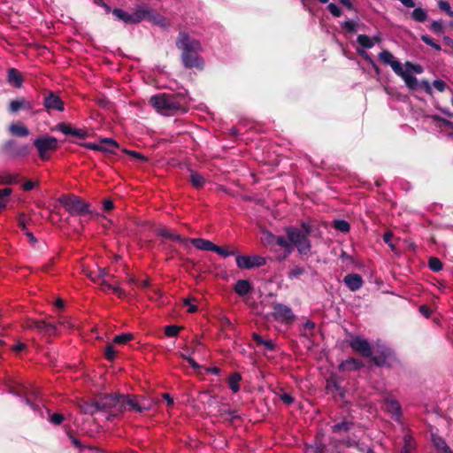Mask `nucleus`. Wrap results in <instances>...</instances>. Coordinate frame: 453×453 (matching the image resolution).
I'll use <instances>...</instances> for the list:
<instances>
[{
  "label": "nucleus",
  "mask_w": 453,
  "mask_h": 453,
  "mask_svg": "<svg viewBox=\"0 0 453 453\" xmlns=\"http://www.w3.org/2000/svg\"><path fill=\"white\" fill-rule=\"evenodd\" d=\"M251 288L250 283L246 280H240L236 282L234 290L240 296H244L250 292Z\"/></svg>",
  "instance_id": "b1692460"
},
{
  "label": "nucleus",
  "mask_w": 453,
  "mask_h": 453,
  "mask_svg": "<svg viewBox=\"0 0 453 453\" xmlns=\"http://www.w3.org/2000/svg\"><path fill=\"white\" fill-rule=\"evenodd\" d=\"M102 285L104 287V288H111L115 293H117L119 296L121 295V290L117 288V287H112L111 284H108L107 282L105 281H103L102 282Z\"/></svg>",
  "instance_id": "5fc2aeb1"
},
{
  "label": "nucleus",
  "mask_w": 453,
  "mask_h": 453,
  "mask_svg": "<svg viewBox=\"0 0 453 453\" xmlns=\"http://www.w3.org/2000/svg\"><path fill=\"white\" fill-rule=\"evenodd\" d=\"M163 397L167 401L169 405L173 403V399L168 394H164Z\"/></svg>",
  "instance_id": "338daca9"
},
{
  "label": "nucleus",
  "mask_w": 453,
  "mask_h": 453,
  "mask_svg": "<svg viewBox=\"0 0 453 453\" xmlns=\"http://www.w3.org/2000/svg\"><path fill=\"white\" fill-rule=\"evenodd\" d=\"M27 327L45 330L47 333H53L56 330V326L53 324L47 323L46 321H33L27 325Z\"/></svg>",
  "instance_id": "412c9836"
},
{
  "label": "nucleus",
  "mask_w": 453,
  "mask_h": 453,
  "mask_svg": "<svg viewBox=\"0 0 453 453\" xmlns=\"http://www.w3.org/2000/svg\"><path fill=\"white\" fill-rule=\"evenodd\" d=\"M351 347L363 356H369L371 354V348L369 343L362 338L357 337L352 340Z\"/></svg>",
  "instance_id": "ddd939ff"
},
{
  "label": "nucleus",
  "mask_w": 453,
  "mask_h": 453,
  "mask_svg": "<svg viewBox=\"0 0 453 453\" xmlns=\"http://www.w3.org/2000/svg\"><path fill=\"white\" fill-rule=\"evenodd\" d=\"M124 152L127 153V155L134 157V158L138 159L141 162L147 161V157L138 152L128 150H124Z\"/></svg>",
  "instance_id": "e433bc0d"
},
{
  "label": "nucleus",
  "mask_w": 453,
  "mask_h": 453,
  "mask_svg": "<svg viewBox=\"0 0 453 453\" xmlns=\"http://www.w3.org/2000/svg\"><path fill=\"white\" fill-rule=\"evenodd\" d=\"M411 17L416 21L423 22L426 19L427 14H426V12L425 10H423L422 8H416L412 12Z\"/></svg>",
  "instance_id": "cd10ccee"
},
{
  "label": "nucleus",
  "mask_w": 453,
  "mask_h": 453,
  "mask_svg": "<svg viewBox=\"0 0 453 453\" xmlns=\"http://www.w3.org/2000/svg\"><path fill=\"white\" fill-rule=\"evenodd\" d=\"M183 302H184V303L186 305L188 306V311L189 312L193 313V312H196L197 311V307L196 305L191 304V299L190 298H186V299H184Z\"/></svg>",
  "instance_id": "de8ad7c7"
},
{
  "label": "nucleus",
  "mask_w": 453,
  "mask_h": 453,
  "mask_svg": "<svg viewBox=\"0 0 453 453\" xmlns=\"http://www.w3.org/2000/svg\"><path fill=\"white\" fill-rule=\"evenodd\" d=\"M81 409L85 413L90 414H93L96 411L112 409L113 416H116L127 409L135 410L139 412L143 410L137 403L127 399L125 395H104L93 403H85L82 405Z\"/></svg>",
  "instance_id": "f03ea898"
},
{
  "label": "nucleus",
  "mask_w": 453,
  "mask_h": 453,
  "mask_svg": "<svg viewBox=\"0 0 453 453\" xmlns=\"http://www.w3.org/2000/svg\"><path fill=\"white\" fill-rule=\"evenodd\" d=\"M261 242L265 245H270L273 243H277L287 250V254L291 253V248L289 243L287 242L286 238L282 236H274L271 233L267 231L263 232V235L261 237Z\"/></svg>",
  "instance_id": "9d476101"
},
{
  "label": "nucleus",
  "mask_w": 453,
  "mask_h": 453,
  "mask_svg": "<svg viewBox=\"0 0 453 453\" xmlns=\"http://www.w3.org/2000/svg\"><path fill=\"white\" fill-rule=\"evenodd\" d=\"M344 282L348 286V288L352 291L359 289L363 285V280L361 276L355 273L347 275L344 278Z\"/></svg>",
  "instance_id": "2eb2a0df"
},
{
  "label": "nucleus",
  "mask_w": 453,
  "mask_h": 453,
  "mask_svg": "<svg viewBox=\"0 0 453 453\" xmlns=\"http://www.w3.org/2000/svg\"><path fill=\"white\" fill-rule=\"evenodd\" d=\"M35 145L39 151L40 157L44 159L48 152L57 149L58 141L54 137L44 136L37 139L35 142Z\"/></svg>",
  "instance_id": "0eeeda50"
},
{
  "label": "nucleus",
  "mask_w": 453,
  "mask_h": 453,
  "mask_svg": "<svg viewBox=\"0 0 453 453\" xmlns=\"http://www.w3.org/2000/svg\"><path fill=\"white\" fill-rule=\"evenodd\" d=\"M313 328H314V323H312L311 321H307L303 326V329L305 332H307L308 330H311Z\"/></svg>",
  "instance_id": "680f3d73"
},
{
  "label": "nucleus",
  "mask_w": 453,
  "mask_h": 453,
  "mask_svg": "<svg viewBox=\"0 0 453 453\" xmlns=\"http://www.w3.org/2000/svg\"><path fill=\"white\" fill-rule=\"evenodd\" d=\"M19 225L23 230L26 229V217L24 214H20L19 217Z\"/></svg>",
  "instance_id": "4d7b16f0"
},
{
  "label": "nucleus",
  "mask_w": 453,
  "mask_h": 453,
  "mask_svg": "<svg viewBox=\"0 0 453 453\" xmlns=\"http://www.w3.org/2000/svg\"><path fill=\"white\" fill-rule=\"evenodd\" d=\"M310 229L303 226L301 229L295 227L286 228L287 242L289 243L291 251L293 247L296 248L301 255H307L311 251V242L308 239Z\"/></svg>",
  "instance_id": "20e7f679"
},
{
  "label": "nucleus",
  "mask_w": 453,
  "mask_h": 453,
  "mask_svg": "<svg viewBox=\"0 0 453 453\" xmlns=\"http://www.w3.org/2000/svg\"><path fill=\"white\" fill-rule=\"evenodd\" d=\"M86 148L88 149H91V150H98L99 151V142H89V143H86L84 145Z\"/></svg>",
  "instance_id": "13d9d810"
},
{
  "label": "nucleus",
  "mask_w": 453,
  "mask_h": 453,
  "mask_svg": "<svg viewBox=\"0 0 453 453\" xmlns=\"http://www.w3.org/2000/svg\"><path fill=\"white\" fill-rule=\"evenodd\" d=\"M39 186V180H28L24 181L22 184V188L26 191L32 190L35 188H37Z\"/></svg>",
  "instance_id": "2f4dec72"
},
{
  "label": "nucleus",
  "mask_w": 453,
  "mask_h": 453,
  "mask_svg": "<svg viewBox=\"0 0 453 453\" xmlns=\"http://www.w3.org/2000/svg\"><path fill=\"white\" fill-rule=\"evenodd\" d=\"M31 104L23 98L13 100L10 103L9 110L12 112H17L20 109H30Z\"/></svg>",
  "instance_id": "aec40b11"
},
{
  "label": "nucleus",
  "mask_w": 453,
  "mask_h": 453,
  "mask_svg": "<svg viewBox=\"0 0 453 453\" xmlns=\"http://www.w3.org/2000/svg\"><path fill=\"white\" fill-rule=\"evenodd\" d=\"M45 106L50 110L62 111L64 109L61 99L53 94H50L45 98Z\"/></svg>",
  "instance_id": "f3484780"
},
{
  "label": "nucleus",
  "mask_w": 453,
  "mask_h": 453,
  "mask_svg": "<svg viewBox=\"0 0 453 453\" xmlns=\"http://www.w3.org/2000/svg\"><path fill=\"white\" fill-rule=\"evenodd\" d=\"M434 87L441 92L445 89L446 83L441 80H436L434 81Z\"/></svg>",
  "instance_id": "49530a36"
},
{
  "label": "nucleus",
  "mask_w": 453,
  "mask_h": 453,
  "mask_svg": "<svg viewBox=\"0 0 453 453\" xmlns=\"http://www.w3.org/2000/svg\"><path fill=\"white\" fill-rule=\"evenodd\" d=\"M58 201L71 214L81 215L89 212L88 204L78 196L73 195L62 196Z\"/></svg>",
  "instance_id": "39448f33"
},
{
  "label": "nucleus",
  "mask_w": 453,
  "mask_h": 453,
  "mask_svg": "<svg viewBox=\"0 0 453 453\" xmlns=\"http://www.w3.org/2000/svg\"><path fill=\"white\" fill-rule=\"evenodd\" d=\"M393 234L391 232L386 233L383 236L384 242L388 244L392 250H395V245L392 243Z\"/></svg>",
  "instance_id": "ea45409f"
},
{
  "label": "nucleus",
  "mask_w": 453,
  "mask_h": 453,
  "mask_svg": "<svg viewBox=\"0 0 453 453\" xmlns=\"http://www.w3.org/2000/svg\"><path fill=\"white\" fill-rule=\"evenodd\" d=\"M9 82L19 88L22 84V78L20 73L15 69H11L8 74Z\"/></svg>",
  "instance_id": "a878e982"
},
{
  "label": "nucleus",
  "mask_w": 453,
  "mask_h": 453,
  "mask_svg": "<svg viewBox=\"0 0 453 453\" xmlns=\"http://www.w3.org/2000/svg\"><path fill=\"white\" fill-rule=\"evenodd\" d=\"M184 358H186L188 363L194 367V368H196L198 367V365L196 363V361L194 359H192L191 357H186L184 355H181Z\"/></svg>",
  "instance_id": "e2e57ef3"
},
{
  "label": "nucleus",
  "mask_w": 453,
  "mask_h": 453,
  "mask_svg": "<svg viewBox=\"0 0 453 453\" xmlns=\"http://www.w3.org/2000/svg\"><path fill=\"white\" fill-rule=\"evenodd\" d=\"M261 345H264L268 349H272L273 347V344L271 341H264V342Z\"/></svg>",
  "instance_id": "0e129e2a"
},
{
  "label": "nucleus",
  "mask_w": 453,
  "mask_h": 453,
  "mask_svg": "<svg viewBox=\"0 0 453 453\" xmlns=\"http://www.w3.org/2000/svg\"><path fill=\"white\" fill-rule=\"evenodd\" d=\"M419 311L421 312L422 315H424L426 318H428L431 313H432V311L427 307V306H421L419 308Z\"/></svg>",
  "instance_id": "3c124183"
},
{
  "label": "nucleus",
  "mask_w": 453,
  "mask_h": 453,
  "mask_svg": "<svg viewBox=\"0 0 453 453\" xmlns=\"http://www.w3.org/2000/svg\"><path fill=\"white\" fill-rule=\"evenodd\" d=\"M438 6L441 11L445 12L449 17H453V11L451 10V7L448 2L439 1Z\"/></svg>",
  "instance_id": "72a5a7b5"
},
{
  "label": "nucleus",
  "mask_w": 453,
  "mask_h": 453,
  "mask_svg": "<svg viewBox=\"0 0 453 453\" xmlns=\"http://www.w3.org/2000/svg\"><path fill=\"white\" fill-rule=\"evenodd\" d=\"M403 4H404L407 7H414L415 3L413 0H399Z\"/></svg>",
  "instance_id": "052dcab7"
},
{
  "label": "nucleus",
  "mask_w": 453,
  "mask_h": 453,
  "mask_svg": "<svg viewBox=\"0 0 453 453\" xmlns=\"http://www.w3.org/2000/svg\"><path fill=\"white\" fill-rule=\"evenodd\" d=\"M58 129L65 134H73V131H72V128L69 127V126H66L65 124H61L58 126ZM73 134H79V133H76V132H73Z\"/></svg>",
  "instance_id": "c03bdc74"
},
{
  "label": "nucleus",
  "mask_w": 453,
  "mask_h": 453,
  "mask_svg": "<svg viewBox=\"0 0 453 453\" xmlns=\"http://www.w3.org/2000/svg\"><path fill=\"white\" fill-rule=\"evenodd\" d=\"M328 10L330 11V12L334 15L335 17H339L341 16L342 14V12L341 10L334 4H330L328 5Z\"/></svg>",
  "instance_id": "79ce46f5"
},
{
  "label": "nucleus",
  "mask_w": 453,
  "mask_h": 453,
  "mask_svg": "<svg viewBox=\"0 0 453 453\" xmlns=\"http://www.w3.org/2000/svg\"><path fill=\"white\" fill-rule=\"evenodd\" d=\"M26 235L28 237L31 242L35 243L36 242V239L30 232H26Z\"/></svg>",
  "instance_id": "774afa93"
},
{
  "label": "nucleus",
  "mask_w": 453,
  "mask_h": 453,
  "mask_svg": "<svg viewBox=\"0 0 453 453\" xmlns=\"http://www.w3.org/2000/svg\"><path fill=\"white\" fill-rule=\"evenodd\" d=\"M431 29L435 33H442L443 32V26L442 22L441 20H435L431 23Z\"/></svg>",
  "instance_id": "c9c22d12"
},
{
  "label": "nucleus",
  "mask_w": 453,
  "mask_h": 453,
  "mask_svg": "<svg viewBox=\"0 0 453 453\" xmlns=\"http://www.w3.org/2000/svg\"><path fill=\"white\" fill-rule=\"evenodd\" d=\"M253 339L260 345L264 342V340L257 334H253Z\"/></svg>",
  "instance_id": "69168bd1"
},
{
  "label": "nucleus",
  "mask_w": 453,
  "mask_h": 453,
  "mask_svg": "<svg viewBox=\"0 0 453 453\" xmlns=\"http://www.w3.org/2000/svg\"><path fill=\"white\" fill-rule=\"evenodd\" d=\"M273 316L276 319L282 322H289L293 319L290 309L281 304L275 305Z\"/></svg>",
  "instance_id": "f8f14e48"
},
{
  "label": "nucleus",
  "mask_w": 453,
  "mask_h": 453,
  "mask_svg": "<svg viewBox=\"0 0 453 453\" xmlns=\"http://www.w3.org/2000/svg\"><path fill=\"white\" fill-rule=\"evenodd\" d=\"M176 45L178 49L181 50V52L187 50H200V42L191 38L187 33L180 32L176 40Z\"/></svg>",
  "instance_id": "6e6552de"
},
{
  "label": "nucleus",
  "mask_w": 453,
  "mask_h": 453,
  "mask_svg": "<svg viewBox=\"0 0 453 453\" xmlns=\"http://www.w3.org/2000/svg\"><path fill=\"white\" fill-rule=\"evenodd\" d=\"M236 264L240 268L250 269L253 267H258L265 264V259L259 256H240L236 258Z\"/></svg>",
  "instance_id": "1a4fd4ad"
},
{
  "label": "nucleus",
  "mask_w": 453,
  "mask_h": 453,
  "mask_svg": "<svg viewBox=\"0 0 453 453\" xmlns=\"http://www.w3.org/2000/svg\"><path fill=\"white\" fill-rule=\"evenodd\" d=\"M116 353L117 351L112 345H107L105 349V356L109 360L114 359Z\"/></svg>",
  "instance_id": "4c0bfd02"
},
{
  "label": "nucleus",
  "mask_w": 453,
  "mask_h": 453,
  "mask_svg": "<svg viewBox=\"0 0 453 453\" xmlns=\"http://www.w3.org/2000/svg\"><path fill=\"white\" fill-rule=\"evenodd\" d=\"M240 380H241V375L239 373H234L230 376L228 383H229L230 388L234 392H237L239 390Z\"/></svg>",
  "instance_id": "c85d7f7f"
},
{
  "label": "nucleus",
  "mask_w": 453,
  "mask_h": 453,
  "mask_svg": "<svg viewBox=\"0 0 453 453\" xmlns=\"http://www.w3.org/2000/svg\"><path fill=\"white\" fill-rule=\"evenodd\" d=\"M50 420L52 423L54 424H59L62 422L63 420V416L61 414H53L51 417H50Z\"/></svg>",
  "instance_id": "603ef678"
},
{
  "label": "nucleus",
  "mask_w": 453,
  "mask_h": 453,
  "mask_svg": "<svg viewBox=\"0 0 453 453\" xmlns=\"http://www.w3.org/2000/svg\"><path fill=\"white\" fill-rule=\"evenodd\" d=\"M112 13L118 19L122 20L127 24H134L147 19L161 27H166L169 25V22L166 19L148 8L137 9L131 14L124 12L121 9H115L113 10Z\"/></svg>",
  "instance_id": "7ed1b4c3"
},
{
  "label": "nucleus",
  "mask_w": 453,
  "mask_h": 453,
  "mask_svg": "<svg viewBox=\"0 0 453 453\" xmlns=\"http://www.w3.org/2000/svg\"><path fill=\"white\" fill-rule=\"evenodd\" d=\"M12 189L11 188H3L0 190V201H4L6 203V200L5 198L8 197L11 194H12Z\"/></svg>",
  "instance_id": "a19ab883"
},
{
  "label": "nucleus",
  "mask_w": 453,
  "mask_h": 453,
  "mask_svg": "<svg viewBox=\"0 0 453 453\" xmlns=\"http://www.w3.org/2000/svg\"><path fill=\"white\" fill-rule=\"evenodd\" d=\"M157 233L165 238L182 242L184 243L188 242V241L186 239H182L178 234L172 233L169 229H167L165 227H161L160 229L157 230Z\"/></svg>",
  "instance_id": "393cba45"
},
{
  "label": "nucleus",
  "mask_w": 453,
  "mask_h": 453,
  "mask_svg": "<svg viewBox=\"0 0 453 453\" xmlns=\"http://www.w3.org/2000/svg\"><path fill=\"white\" fill-rule=\"evenodd\" d=\"M103 208L104 211H111L113 209V203L111 200H105L103 203Z\"/></svg>",
  "instance_id": "864d4df0"
},
{
  "label": "nucleus",
  "mask_w": 453,
  "mask_h": 453,
  "mask_svg": "<svg viewBox=\"0 0 453 453\" xmlns=\"http://www.w3.org/2000/svg\"><path fill=\"white\" fill-rule=\"evenodd\" d=\"M334 226L341 232L346 233L349 230V225L345 220H334Z\"/></svg>",
  "instance_id": "7c9ffc66"
},
{
  "label": "nucleus",
  "mask_w": 453,
  "mask_h": 453,
  "mask_svg": "<svg viewBox=\"0 0 453 453\" xmlns=\"http://www.w3.org/2000/svg\"><path fill=\"white\" fill-rule=\"evenodd\" d=\"M349 428L348 423L343 422L341 424H337L334 426V430L335 432H341L342 430H347Z\"/></svg>",
  "instance_id": "8fccbe9b"
},
{
  "label": "nucleus",
  "mask_w": 453,
  "mask_h": 453,
  "mask_svg": "<svg viewBox=\"0 0 453 453\" xmlns=\"http://www.w3.org/2000/svg\"><path fill=\"white\" fill-rule=\"evenodd\" d=\"M429 267L433 271L438 272V271H440L442 268V264H441V262L438 258L431 257L429 259Z\"/></svg>",
  "instance_id": "473e14b6"
},
{
  "label": "nucleus",
  "mask_w": 453,
  "mask_h": 453,
  "mask_svg": "<svg viewBox=\"0 0 453 453\" xmlns=\"http://www.w3.org/2000/svg\"><path fill=\"white\" fill-rule=\"evenodd\" d=\"M280 398L286 403V404H290L292 402H293V398L290 395H288V393H281L280 395Z\"/></svg>",
  "instance_id": "a18cd8bd"
},
{
  "label": "nucleus",
  "mask_w": 453,
  "mask_h": 453,
  "mask_svg": "<svg viewBox=\"0 0 453 453\" xmlns=\"http://www.w3.org/2000/svg\"><path fill=\"white\" fill-rule=\"evenodd\" d=\"M421 39H422V41H423L424 42H426V44H428V45L432 46V47H433V48H434L435 50H441V47H440L438 44H436L435 42H434V41H433L429 36H427V35H423V36L421 37Z\"/></svg>",
  "instance_id": "58836bf2"
},
{
  "label": "nucleus",
  "mask_w": 453,
  "mask_h": 453,
  "mask_svg": "<svg viewBox=\"0 0 453 453\" xmlns=\"http://www.w3.org/2000/svg\"><path fill=\"white\" fill-rule=\"evenodd\" d=\"M134 338L132 334H123L120 335H117L113 342L117 344H125L127 342L131 341Z\"/></svg>",
  "instance_id": "c756f323"
},
{
  "label": "nucleus",
  "mask_w": 453,
  "mask_h": 453,
  "mask_svg": "<svg viewBox=\"0 0 453 453\" xmlns=\"http://www.w3.org/2000/svg\"><path fill=\"white\" fill-rule=\"evenodd\" d=\"M216 249H217L218 250H214L215 252H217V253H218V254H219V255L225 256V257H226V256H229V255L233 254V252H231V251H226V250H223L222 248H220V247H219V246H217V245H216Z\"/></svg>",
  "instance_id": "6e6d98bb"
},
{
  "label": "nucleus",
  "mask_w": 453,
  "mask_h": 453,
  "mask_svg": "<svg viewBox=\"0 0 453 453\" xmlns=\"http://www.w3.org/2000/svg\"><path fill=\"white\" fill-rule=\"evenodd\" d=\"M188 242H191L196 249L201 250H218L216 245L211 241L205 239H191L188 240Z\"/></svg>",
  "instance_id": "dca6fc26"
},
{
  "label": "nucleus",
  "mask_w": 453,
  "mask_h": 453,
  "mask_svg": "<svg viewBox=\"0 0 453 453\" xmlns=\"http://www.w3.org/2000/svg\"><path fill=\"white\" fill-rule=\"evenodd\" d=\"M384 409L394 416H398L400 412L399 403L392 397L386 398L384 403Z\"/></svg>",
  "instance_id": "6ab92c4d"
},
{
  "label": "nucleus",
  "mask_w": 453,
  "mask_h": 453,
  "mask_svg": "<svg viewBox=\"0 0 453 453\" xmlns=\"http://www.w3.org/2000/svg\"><path fill=\"white\" fill-rule=\"evenodd\" d=\"M190 181L196 188H201L205 183V179L199 173L191 171L190 172Z\"/></svg>",
  "instance_id": "bb28decb"
},
{
  "label": "nucleus",
  "mask_w": 453,
  "mask_h": 453,
  "mask_svg": "<svg viewBox=\"0 0 453 453\" xmlns=\"http://www.w3.org/2000/svg\"><path fill=\"white\" fill-rule=\"evenodd\" d=\"M9 132L15 136H27L29 131L23 124L19 122L12 123L8 127Z\"/></svg>",
  "instance_id": "a211bd4d"
},
{
  "label": "nucleus",
  "mask_w": 453,
  "mask_h": 453,
  "mask_svg": "<svg viewBox=\"0 0 453 453\" xmlns=\"http://www.w3.org/2000/svg\"><path fill=\"white\" fill-rule=\"evenodd\" d=\"M118 148V142L111 138H104L99 141V151L103 153H114Z\"/></svg>",
  "instance_id": "4468645a"
},
{
  "label": "nucleus",
  "mask_w": 453,
  "mask_h": 453,
  "mask_svg": "<svg viewBox=\"0 0 453 453\" xmlns=\"http://www.w3.org/2000/svg\"><path fill=\"white\" fill-rule=\"evenodd\" d=\"M433 443L438 453H453L450 448L447 445V443L438 436L433 437Z\"/></svg>",
  "instance_id": "4be33fe9"
},
{
  "label": "nucleus",
  "mask_w": 453,
  "mask_h": 453,
  "mask_svg": "<svg viewBox=\"0 0 453 453\" xmlns=\"http://www.w3.org/2000/svg\"><path fill=\"white\" fill-rule=\"evenodd\" d=\"M150 103L157 111L168 112L181 109V106L173 97L165 94L151 96Z\"/></svg>",
  "instance_id": "423d86ee"
},
{
  "label": "nucleus",
  "mask_w": 453,
  "mask_h": 453,
  "mask_svg": "<svg viewBox=\"0 0 453 453\" xmlns=\"http://www.w3.org/2000/svg\"><path fill=\"white\" fill-rule=\"evenodd\" d=\"M26 348V345L22 342H18L16 345L12 347V349L15 351L23 350Z\"/></svg>",
  "instance_id": "bf43d9fd"
},
{
  "label": "nucleus",
  "mask_w": 453,
  "mask_h": 453,
  "mask_svg": "<svg viewBox=\"0 0 453 453\" xmlns=\"http://www.w3.org/2000/svg\"><path fill=\"white\" fill-rule=\"evenodd\" d=\"M342 28L343 29H346L349 32H355V25L353 22L351 21H345L343 24H342Z\"/></svg>",
  "instance_id": "09e8293b"
},
{
  "label": "nucleus",
  "mask_w": 453,
  "mask_h": 453,
  "mask_svg": "<svg viewBox=\"0 0 453 453\" xmlns=\"http://www.w3.org/2000/svg\"><path fill=\"white\" fill-rule=\"evenodd\" d=\"M380 42L379 37L371 38L365 35H360L357 36L358 44L364 48H372L375 44V42Z\"/></svg>",
  "instance_id": "5701e85b"
},
{
  "label": "nucleus",
  "mask_w": 453,
  "mask_h": 453,
  "mask_svg": "<svg viewBox=\"0 0 453 453\" xmlns=\"http://www.w3.org/2000/svg\"><path fill=\"white\" fill-rule=\"evenodd\" d=\"M379 58L386 65H389L393 71L400 76L405 85L411 90L421 88L427 94L432 95V88L427 81H418L414 74L422 73L423 68L419 65L406 62L402 65L395 60V57L388 50H382L379 54Z\"/></svg>",
  "instance_id": "f257e3e1"
},
{
  "label": "nucleus",
  "mask_w": 453,
  "mask_h": 453,
  "mask_svg": "<svg viewBox=\"0 0 453 453\" xmlns=\"http://www.w3.org/2000/svg\"><path fill=\"white\" fill-rule=\"evenodd\" d=\"M181 327L176 326H168L165 329V335L171 337V336H176Z\"/></svg>",
  "instance_id": "f704fd0d"
},
{
  "label": "nucleus",
  "mask_w": 453,
  "mask_h": 453,
  "mask_svg": "<svg viewBox=\"0 0 453 453\" xmlns=\"http://www.w3.org/2000/svg\"><path fill=\"white\" fill-rule=\"evenodd\" d=\"M197 50H187L181 52V58L183 64L189 68L201 69L203 66V60L196 55Z\"/></svg>",
  "instance_id": "9b49d317"
},
{
  "label": "nucleus",
  "mask_w": 453,
  "mask_h": 453,
  "mask_svg": "<svg viewBox=\"0 0 453 453\" xmlns=\"http://www.w3.org/2000/svg\"><path fill=\"white\" fill-rule=\"evenodd\" d=\"M303 273V269L301 267H296L289 273L290 278H298L301 274Z\"/></svg>",
  "instance_id": "37998d69"
}]
</instances>
